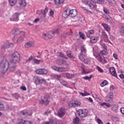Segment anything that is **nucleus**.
<instances>
[{
    "instance_id": "obj_19",
    "label": "nucleus",
    "mask_w": 124,
    "mask_h": 124,
    "mask_svg": "<svg viewBox=\"0 0 124 124\" xmlns=\"http://www.w3.org/2000/svg\"><path fill=\"white\" fill-rule=\"evenodd\" d=\"M55 5L60 6L61 4H62L64 2V0H54Z\"/></svg>"
},
{
    "instance_id": "obj_29",
    "label": "nucleus",
    "mask_w": 124,
    "mask_h": 124,
    "mask_svg": "<svg viewBox=\"0 0 124 124\" xmlns=\"http://www.w3.org/2000/svg\"><path fill=\"white\" fill-rule=\"evenodd\" d=\"M112 110L115 113H117L118 112V105H113L112 108Z\"/></svg>"
},
{
    "instance_id": "obj_52",
    "label": "nucleus",
    "mask_w": 124,
    "mask_h": 124,
    "mask_svg": "<svg viewBox=\"0 0 124 124\" xmlns=\"http://www.w3.org/2000/svg\"><path fill=\"white\" fill-rule=\"evenodd\" d=\"M103 35H104V38H105V39H106V40H107V41H108V36L107 35V34L105 33H104Z\"/></svg>"
},
{
    "instance_id": "obj_59",
    "label": "nucleus",
    "mask_w": 124,
    "mask_h": 124,
    "mask_svg": "<svg viewBox=\"0 0 124 124\" xmlns=\"http://www.w3.org/2000/svg\"><path fill=\"white\" fill-rule=\"evenodd\" d=\"M102 46L105 50H107V46L105 44H102Z\"/></svg>"
},
{
    "instance_id": "obj_36",
    "label": "nucleus",
    "mask_w": 124,
    "mask_h": 124,
    "mask_svg": "<svg viewBox=\"0 0 124 124\" xmlns=\"http://www.w3.org/2000/svg\"><path fill=\"white\" fill-rule=\"evenodd\" d=\"M74 104L75 107H76V106H79V105H81V103L78 101H74Z\"/></svg>"
},
{
    "instance_id": "obj_5",
    "label": "nucleus",
    "mask_w": 124,
    "mask_h": 124,
    "mask_svg": "<svg viewBox=\"0 0 124 124\" xmlns=\"http://www.w3.org/2000/svg\"><path fill=\"white\" fill-rule=\"evenodd\" d=\"M104 0H91V1L93 2V3H100L101 4H103L104 3ZM108 2L110 5H116V2L115 0H107Z\"/></svg>"
},
{
    "instance_id": "obj_18",
    "label": "nucleus",
    "mask_w": 124,
    "mask_h": 124,
    "mask_svg": "<svg viewBox=\"0 0 124 124\" xmlns=\"http://www.w3.org/2000/svg\"><path fill=\"white\" fill-rule=\"evenodd\" d=\"M34 45V42L30 41L27 42L25 44V48H30V47H32Z\"/></svg>"
},
{
    "instance_id": "obj_62",
    "label": "nucleus",
    "mask_w": 124,
    "mask_h": 124,
    "mask_svg": "<svg viewBox=\"0 0 124 124\" xmlns=\"http://www.w3.org/2000/svg\"><path fill=\"white\" fill-rule=\"evenodd\" d=\"M14 96H15V98H16V99H18V98H19L20 95H19V94L16 93L15 94Z\"/></svg>"
},
{
    "instance_id": "obj_32",
    "label": "nucleus",
    "mask_w": 124,
    "mask_h": 124,
    "mask_svg": "<svg viewBox=\"0 0 124 124\" xmlns=\"http://www.w3.org/2000/svg\"><path fill=\"white\" fill-rule=\"evenodd\" d=\"M107 61H108V59L105 58L104 57H102V62H101V63H107Z\"/></svg>"
},
{
    "instance_id": "obj_33",
    "label": "nucleus",
    "mask_w": 124,
    "mask_h": 124,
    "mask_svg": "<svg viewBox=\"0 0 124 124\" xmlns=\"http://www.w3.org/2000/svg\"><path fill=\"white\" fill-rule=\"evenodd\" d=\"M66 76L68 79H72V78H73V77H74V75L67 73L66 74Z\"/></svg>"
},
{
    "instance_id": "obj_35",
    "label": "nucleus",
    "mask_w": 124,
    "mask_h": 124,
    "mask_svg": "<svg viewBox=\"0 0 124 124\" xmlns=\"http://www.w3.org/2000/svg\"><path fill=\"white\" fill-rule=\"evenodd\" d=\"M108 84V81L107 80H104L101 84V87H104V86H106Z\"/></svg>"
},
{
    "instance_id": "obj_10",
    "label": "nucleus",
    "mask_w": 124,
    "mask_h": 124,
    "mask_svg": "<svg viewBox=\"0 0 124 124\" xmlns=\"http://www.w3.org/2000/svg\"><path fill=\"white\" fill-rule=\"evenodd\" d=\"M21 15L20 13H15L10 18L11 21L18 22L19 21V16Z\"/></svg>"
},
{
    "instance_id": "obj_40",
    "label": "nucleus",
    "mask_w": 124,
    "mask_h": 124,
    "mask_svg": "<svg viewBox=\"0 0 124 124\" xmlns=\"http://www.w3.org/2000/svg\"><path fill=\"white\" fill-rule=\"evenodd\" d=\"M16 69V66L14 65L11 66V67L9 69V71H14Z\"/></svg>"
},
{
    "instance_id": "obj_51",
    "label": "nucleus",
    "mask_w": 124,
    "mask_h": 124,
    "mask_svg": "<svg viewBox=\"0 0 124 124\" xmlns=\"http://www.w3.org/2000/svg\"><path fill=\"white\" fill-rule=\"evenodd\" d=\"M32 59H33V57H32V56H31L28 60H26V62H29L32 60Z\"/></svg>"
},
{
    "instance_id": "obj_39",
    "label": "nucleus",
    "mask_w": 124,
    "mask_h": 124,
    "mask_svg": "<svg viewBox=\"0 0 124 124\" xmlns=\"http://www.w3.org/2000/svg\"><path fill=\"white\" fill-rule=\"evenodd\" d=\"M79 118L76 117L74 120V124H79Z\"/></svg>"
},
{
    "instance_id": "obj_16",
    "label": "nucleus",
    "mask_w": 124,
    "mask_h": 124,
    "mask_svg": "<svg viewBox=\"0 0 124 124\" xmlns=\"http://www.w3.org/2000/svg\"><path fill=\"white\" fill-rule=\"evenodd\" d=\"M109 72L112 75V76L118 78V75H117V73H116V69H115V68L111 67L109 69Z\"/></svg>"
},
{
    "instance_id": "obj_42",
    "label": "nucleus",
    "mask_w": 124,
    "mask_h": 124,
    "mask_svg": "<svg viewBox=\"0 0 124 124\" xmlns=\"http://www.w3.org/2000/svg\"><path fill=\"white\" fill-rule=\"evenodd\" d=\"M79 34L80 38H82V39H85V38H86V36L83 34V33L79 32Z\"/></svg>"
},
{
    "instance_id": "obj_17",
    "label": "nucleus",
    "mask_w": 124,
    "mask_h": 124,
    "mask_svg": "<svg viewBox=\"0 0 124 124\" xmlns=\"http://www.w3.org/2000/svg\"><path fill=\"white\" fill-rule=\"evenodd\" d=\"M16 124H32V122L31 121H28L24 119H21Z\"/></svg>"
},
{
    "instance_id": "obj_63",
    "label": "nucleus",
    "mask_w": 124,
    "mask_h": 124,
    "mask_svg": "<svg viewBox=\"0 0 124 124\" xmlns=\"http://www.w3.org/2000/svg\"><path fill=\"white\" fill-rule=\"evenodd\" d=\"M49 14H50V16H51V17H53V16L54 15V11H50L49 12Z\"/></svg>"
},
{
    "instance_id": "obj_64",
    "label": "nucleus",
    "mask_w": 124,
    "mask_h": 124,
    "mask_svg": "<svg viewBox=\"0 0 124 124\" xmlns=\"http://www.w3.org/2000/svg\"><path fill=\"white\" fill-rule=\"evenodd\" d=\"M37 22H39V18H37L34 20V23H37Z\"/></svg>"
},
{
    "instance_id": "obj_11",
    "label": "nucleus",
    "mask_w": 124,
    "mask_h": 124,
    "mask_svg": "<svg viewBox=\"0 0 124 124\" xmlns=\"http://www.w3.org/2000/svg\"><path fill=\"white\" fill-rule=\"evenodd\" d=\"M35 72L37 74H39L40 75H46L48 73V70L45 69H39L36 70Z\"/></svg>"
},
{
    "instance_id": "obj_48",
    "label": "nucleus",
    "mask_w": 124,
    "mask_h": 124,
    "mask_svg": "<svg viewBox=\"0 0 124 124\" xmlns=\"http://www.w3.org/2000/svg\"><path fill=\"white\" fill-rule=\"evenodd\" d=\"M60 83L63 86H66V81H65L64 80H61Z\"/></svg>"
},
{
    "instance_id": "obj_46",
    "label": "nucleus",
    "mask_w": 124,
    "mask_h": 124,
    "mask_svg": "<svg viewBox=\"0 0 124 124\" xmlns=\"http://www.w3.org/2000/svg\"><path fill=\"white\" fill-rule=\"evenodd\" d=\"M83 62H85V63L88 64L89 62H91V60L89 59L85 58Z\"/></svg>"
},
{
    "instance_id": "obj_34",
    "label": "nucleus",
    "mask_w": 124,
    "mask_h": 124,
    "mask_svg": "<svg viewBox=\"0 0 124 124\" xmlns=\"http://www.w3.org/2000/svg\"><path fill=\"white\" fill-rule=\"evenodd\" d=\"M33 62L35 64H39L41 62V60H37L36 59H33Z\"/></svg>"
},
{
    "instance_id": "obj_8",
    "label": "nucleus",
    "mask_w": 124,
    "mask_h": 124,
    "mask_svg": "<svg viewBox=\"0 0 124 124\" xmlns=\"http://www.w3.org/2000/svg\"><path fill=\"white\" fill-rule=\"evenodd\" d=\"M78 115L80 118H85L88 115V111L86 110L79 109L78 111Z\"/></svg>"
},
{
    "instance_id": "obj_55",
    "label": "nucleus",
    "mask_w": 124,
    "mask_h": 124,
    "mask_svg": "<svg viewBox=\"0 0 124 124\" xmlns=\"http://www.w3.org/2000/svg\"><path fill=\"white\" fill-rule=\"evenodd\" d=\"M104 12L106 14H109V10H108V9H104Z\"/></svg>"
},
{
    "instance_id": "obj_13",
    "label": "nucleus",
    "mask_w": 124,
    "mask_h": 124,
    "mask_svg": "<svg viewBox=\"0 0 124 124\" xmlns=\"http://www.w3.org/2000/svg\"><path fill=\"white\" fill-rule=\"evenodd\" d=\"M58 114L60 118H62L65 115V110L62 108H60L58 111Z\"/></svg>"
},
{
    "instance_id": "obj_45",
    "label": "nucleus",
    "mask_w": 124,
    "mask_h": 124,
    "mask_svg": "<svg viewBox=\"0 0 124 124\" xmlns=\"http://www.w3.org/2000/svg\"><path fill=\"white\" fill-rule=\"evenodd\" d=\"M80 94H81L82 96H86V95H90V93L87 92H85L84 93H80Z\"/></svg>"
},
{
    "instance_id": "obj_41",
    "label": "nucleus",
    "mask_w": 124,
    "mask_h": 124,
    "mask_svg": "<svg viewBox=\"0 0 124 124\" xmlns=\"http://www.w3.org/2000/svg\"><path fill=\"white\" fill-rule=\"evenodd\" d=\"M120 33L121 35H123L124 36V26H122L121 27V30H120Z\"/></svg>"
},
{
    "instance_id": "obj_2",
    "label": "nucleus",
    "mask_w": 124,
    "mask_h": 124,
    "mask_svg": "<svg viewBox=\"0 0 124 124\" xmlns=\"http://www.w3.org/2000/svg\"><path fill=\"white\" fill-rule=\"evenodd\" d=\"M62 16L64 18H66L68 16H70L72 18H74V17L77 16V10L73 9L69 11V10L66 9L62 14Z\"/></svg>"
},
{
    "instance_id": "obj_57",
    "label": "nucleus",
    "mask_w": 124,
    "mask_h": 124,
    "mask_svg": "<svg viewBox=\"0 0 124 124\" xmlns=\"http://www.w3.org/2000/svg\"><path fill=\"white\" fill-rule=\"evenodd\" d=\"M94 32V31H93V30H90L88 31V33H89L90 34H93V33Z\"/></svg>"
},
{
    "instance_id": "obj_25",
    "label": "nucleus",
    "mask_w": 124,
    "mask_h": 124,
    "mask_svg": "<svg viewBox=\"0 0 124 124\" xmlns=\"http://www.w3.org/2000/svg\"><path fill=\"white\" fill-rule=\"evenodd\" d=\"M81 52L80 54H84L87 53V49L84 46H82L80 47Z\"/></svg>"
},
{
    "instance_id": "obj_50",
    "label": "nucleus",
    "mask_w": 124,
    "mask_h": 124,
    "mask_svg": "<svg viewBox=\"0 0 124 124\" xmlns=\"http://www.w3.org/2000/svg\"><path fill=\"white\" fill-rule=\"evenodd\" d=\"M109 95H110V96H109V98L110 99V102H112V101H113V99H112V97H113V93H109Z\"/></svg>"
},
{
    "instance_id": "obj_21",
    "label": "nucleus",
    "mask_w": 124,
    "mask_h": 124,
    "mask_svg": "<svg viewBox=\"0 0 124 124\" xmlns=\"http://www.w3.org/2000/svg\"><path fill=\"white\" fill-rule=\"evenodd\" d=\"M84 3L88 5L90 8H94L96 6L93 3H91V2L89 1H84Z\"/></svg>"
},
{
    "instance_id": "obj_15",
    "label": "nucleus",
    "mask_w": 124,
    "mask_h": 124,
    "mask_svg": "<svg viewBox=\"0 0 124 124\" xmlns=\"http://www.w3.org/2000/svg\"><path fill=\"white\" fill-rule=\"evenodd\" d=\"M12 32L15 36H16V35H19V34L21 33V31H20L18 28H16L13 29Z\"/></svg>"
},
{
    "instance_id": "obj_54",
    "label": "nucleus",
    "mask_w": 124,
    "mask_h": 124,
    "mask_svg": "<svg viewBox=\"0 0 124 124\" xmlns=\"http://www.w3.org/2000/svg\"><path fill=\"white\" fill-rule=\"evenodd\" d=\"M97 123L98 124H104L102 121H101V120H100L99 119H97Z\"/></svg>"
},
{
    "instance_id": "obj_22",
    "label": "nucleus",
    "mask_w": 124,
    "mask_h": 124,
    "mask_svg": "<svg viewBox=\"0 0 124 124\" xmlns=\"http://www.w3.org/2000/svg\"><path fill=\"white\" fill-rule=\"evenodd\" d=\"M102 26L104 27V28L107 31H110L111 29L110 28V27L108 26V25H107L106 23H102Z\"/></svg>"
},
{
    "instance_id": "obj_61",
    "label": "nucleus",
    "mask_w": 124,
    "mask_h": 124,
    "mask_svg": "<svg viewBox=\"0 0 124 124\" xmlns=\"http://www.w3.org/2000/svg\"><path fill=\"white\" fill-rule=\"evenodd\" d=\"M120 111L122 113V114L123 115V116H124V108H120Z\"/></svg>"
},
{
    "instance_id": "obj_6",
    "label": "nucleus",
    "mask_w": 124,
    "mask_h": 124,
    "mask_svg": "<svg viewBox=\"0 0 124 124\" xmlns=\"http://www.w3.org/2000/svg\"><path fill=\"white\" fill-rule=\"evenodd\" d=\"M10 67V65H9V62H8L5 61L3 62L1 69V72H2V73H5L7 70H9Z\"/></svg>"
},
{
    "instance_id": "obj_7",
    "label": "nucleus",
    "mask_w": 124,
    "mask_h": 124,
    "mask_svg": "<svg viewBox=\"0 0 124 124\" xmlns=\"http://www.w3.org/2000/svg\"><path fill=\"white\" fill-rule=\"evenodd\" d=\"M49 98H50V95H46L44 97V99H41L40 101V103H42V104H45V105H48L49 103H50V100H49Z\"/></svg>"
},
{
    "instance_id": "obj_31",
    "label": "nucleus",
    "mask_w": 124,
    "mask_h": 124,
    "mask_svg": "<svg viewBox=\"0 0 124 124\" xmlns=\"http://www.w3.org/2000/svg\"><path fill=\"white\" fill-rule=\"evenodd\" d=\"M43 124H54V121L52 119H49V121L44 122Z\"/></svg>"
},
{
    "instance_id": "obj_1",
    "label": "nucleus",
    "mask_w": 124,
    "mask_h": 124,
    "mask_svg": "<svg viewBox=\"0 0 124 124\" xmlns=\"http://www.w3.org/2000/svg\"><path fill=\"white\" fill-rule=\"evenodd\" d=\"M57 62L59 65H66V67H60L56 66H52L51 67L52 69L55 70V71H57V72H65L68 71L69 66L67 64L66 62L64 61V60H59Z\"/></svg>"
},
{
    "instance_id": "obj_44",
    "label": "nucleus",
    "mask_w": 124,
    "mask_h": 124,
    "mask_svg": "<svg viewBox=\"0 0 124 124\" xmlns=\"http://www.w3.org/2000/svg\"><path fill=\"white\" fill-rule=\"evenodd\" d=\"M43 37L45 39H49V37H48V33H44V34H43Z\"/></svg>"
},
{
    "instance_id": "obj_4",
    "label": "nucleus",
    "mask_w": 124,
    "mask_h": 124,
    "mask_svg": "<svg viewBox=\"0 0 124 124\" xmlns=\"http://www.w3.org/2000/svg\"><path fill=\"white\" fill-rule=\"evenodd\" d=\"M93 55L94 57H95L98 62H102L103 56H107V55H108V52H107V49H104L101 51L99 53H98L97 56H95L94 53H93Z\"/></svg>"
},
{
    "instance_id": "obj_58",
    "label": "nucleus",
    "mask_w": 124,
    "mask_h": 124,
    "mask_svg": "<svg viewBox=\"0 0 124 124\" xmlns=\"http://www.w3.org/2000/svg\"><path fill=\"white\" fill-rule=\"evenodd\" d=\"M55 78L57 79V80H59V79H61L62 78V76L61 75H56L55 76Z\"/></svg>"
},
{
    "instance_id": "obj_47",
    "label": "nucleus",
    "mask_w": 124,
    "mask_h": 124,
    "mask_svg": "<svg viewBox=\"0 0 124 124\" xmlns=\"http://www.w3.org/2000/svg\"><path fill=\"white\" fill-rule=\"evenodd\" d=\"M20 114H21V115H23V116H25V117H27L28 115V112L22 111L20 112Z\"/></svg>"
},
{
    "instance_id": "obj_9",
    "label": "nucleus",
    "mask_w": 124,
    "mask_h": 124,
    "mask_svg": "<svg viewBox=\"0 0 124 124\" xmlns=\"http://www.w3.org/2000/svg\"><path fill=\"white\" fill-rule=\"evenodd\" d=\"M13 46V44L12 43H5L1 47V51L3 53L5 52V49H8L10 48V47H12Z\"/></svg>"
},
{
    "instance_id": "obj_14",
    "label": "nucleus",
    "mask_w": 124,
    "mask_h": 124,
    "mask_svg": "<svg viewBox=\"0 0 124 124\" xmlns=\"http://www.w3.org/2000/svg\"><path fill=\"white\" fill-rule=\"evenodd\" d=\"M43 83H44V84H45V83H46V80H45V79H40V78H39L37 77L35 79V83L37 84V85L39 84H43Z\"/></svg>"
},
{
    "instance_id": "obj_37",
    "label": "nucleus",
    "mask_w": 124,
    "mask_h": 124,
    "mask_svg": "<svg viewBox=\"0 0 124 124\" xmlns=\"http://www.w3.org/2000/svg\"><path fill=\"white\" fill-rule=\"evenodd\" d=\"M92 78H93V75L90 76V77L88 76H85L84 77H83V79H85V80H89V81H90Z\"/></svg>"
},
{
    "instance_id": "obj_56",
    "label": "nucleus",
    "mask_w": 124,
    "mask_h": 124,
    "mask_svg": "<svg viewBox=\"0 0 124 124\" xmlns=\"http://www.w3.org/2000/svg\"><path fill=\"white\" fill-rule=\"evenodd\" d=\"M3 109H4V106H3V104H1L0 105V111L3 110Z\"/></svg>"
},
{
    "instance_id": "obj_12",
    "label": "nucleus",
    "mask_w": 124,
    "mask_h": 124,
    "mask_svg": "<svg viewBox=\"0 0 124 124\" xmlns=\"http://www.w3.org/2000/svg\"><path fill=\"white\" fill-rule=\"evenodd\" d=\"M47 12H48V8H46L44 11L41 10V13L39 14L41 19L43 20L45 19L46 17V13H47Z\"/></svg>"
},
{
    "instance_id": "obj_38",
    "label": "nucleus",
    "mask_w": 124,
    "mask_h": 124,
    "mask_svg": "<svg viewBox=\"0 0 124 124\" xmlns=\"http://www.w3.org/2000/svg\"><path fill=\"white\" fill-rule=\"evenodd\" d=\"M68 106L69 107H75L74 106V101H71L69 102Z\"/></svg>"
},
{
    "instance_id": "obj_23",
    "label": "nucleus",
    "mask_w": 124,
    "mask_h": 124,
    "mask_svg": "<svg viewBox=\"0 0 124 124\" xmlns=\"http://www.w3.org/2000/svg\"><path fill=\"white\" fill-rule=\"evenodd\" d=\"M86 58H87V55L82 54L80 53V55L79 56V59L80 61H81V62H84Z\"/></svg>"
},
{
    "instance_id": "obj_24",
    "label": "nucleus",
    "mask_w": 124,
    "mask_h": 124,
    "mask_svg": "<svg viewBox=\"0 0 124 124\" xmlns=\"http://www.w3.org/2000/svg\"><path fill=\"white\" fill-rule=\"evenodd\" d=\"M67 56L70 58V59H72V60H74V56L72 55V54L71 53V51L68 50L66 52Z\"/></svg>"
},
{
    "instance_id": "obj_20",
    "label": "nucleus",
    "mask_w": 124,
    "mask_h": 124,
    "mask_svg": "<svg viewBox=\"0 0 124 124\" xmlns=\"http://www.w3.org/2000/svg\"><path fill=\"white\" fill-rule=\"evenodd\" d=\"M18 3L20 7H26V5H27V2H26L25 0H20Z\"/></svg>"
},
{
    "instance_id": "obj_49",
    "label": "nucleus",
    "mask_w": 124,
    "mask_h": 124,
    "mask_svg": "<svg viewBox=\"0 0 124 124\" xmlns=\"http://www.w3.org/2000/svg\"><path fill=\"white\" fill-rule=\"evenodd\" d=\"M53 34H58L59 33V29H56L52 31Z\"/></svg>"
},
{
    "instance_id": "obj_30",
    "label": "nucleus",
    "mask_w": 124,
    "mask_h": 124,
    "mask_svg": "<svg viewBox=\"0 0 124 124\" xmlns=\"http://www.w3.org/2000/svg\"><path fill=\"white\" fill-rule=\"evenodd\" d=\"M9 2L11 6H14L15 3L17 2V0H9Z\"/></svg>"
},
{
    "instance_id": "obj_60",
    "label": "nucleus",
    "mask_w": 124,
    "mask_h": 124,
    "mask_svg": "<svg viewBox=\"0 0 124 124\" xmlns=\"http://www.w3.org/2000/svg\"><path fill=\"white\" fill-rule=\"evenodd\" d=\"M82 9H83V10L85 12H86V13H89V12H90V11L88 10V9H86L85 7H83Z\"/></svg>"
},
{
    "instance_id": "obj_53",
    "label": "nucleus",
    "mask_w": 124,
    "mask_h": 124,
    "mask_svg": "<svg viewBox=\"0 0 124 124\" xmlns=\"http://www.w3.org/2000/svg\"><path fill=\"white\" fill-rule=\"evenodd\" d=\"M96 68H97V70L99 71V72H101V73L103 72V70H102V69H101L100 67H99V66H97Z\"/></svg>"
},
{
    "instance_id": "obj_3",
    "label": "nucleus",
    "mask_w": 124,
    "mask_h": 124,
    "mask_svg": "<svg viewBox=\"0 0 124 124\" xmlns=\"http://www.w3.org/2000/svg\"><path fill=\"white\" fill-rule=\"evenodd\" d=\"M20 59L21 56H20V53L17 51H16L12 55L10 62L15 64V63H17V62H20Z\"/></svg>"
},
{
    "instance_id": "obj_43",
    "label": "nucleus",
    "mask_w": 124,
    "mask_h": 124,
    "mask_svg": "<svg viewBox=\"0 0 124 124\" xmlns=\"http://www.w3.org/2000/svg\"><path fill=\"white\" fill-rule=\"evenodd\" d=\"M58 57H60V58H64V59H66L65 56H64V55H63V54L62 52L58 53Z\"/></svg>"
},
{
    "instance_id": "obj_27",
    "label": "nucleus",
    "mask_w": 124,
    "mask_h": 124,
    "mask_svg": "<svg viewBox=\"0 0 124 124\" xmlns=\"http://www.w3.org/2000/svg\"><path fill=\"white\" fill-rule=\"evenodd\" d=\"M98 39H99V37H98V36L94 37L91 39L90 41L92 43H95Z\"/></svg>"
},
{
    "instance_id": "obj_28",
    "label": "nucleus",
    "mask_w": 124,
    "mask_h": 124,
    "mask_svg": "<svg viewBox=\"0 0 124 124\" xmlns=\"http://www.w3.org/2000/svg\"><path fill=\"white\" fill-rule=\"evenodd\" d=\"M47 35L49 39H51V38H53L54 36H55V35L54 34V33H53V31H49L48 33H47Z\"/></svg>"
},
{
    "instance_id": "obj_26",
    "label": "nucleus",
    "mask_w": 124,
    "mask_h": 124,
    "mask_svg": "<svg viewBox=\"0 0 124 124\" xmlns=\"http://www.w3.org/2000/svg\"><path fill=\"white\" fill-rule=\"evenodd\" d=\"M25 38V35H23L19 37L17 40V43H21V42H23L24 41V39Z\"/></svg>"
}]
</instances>
